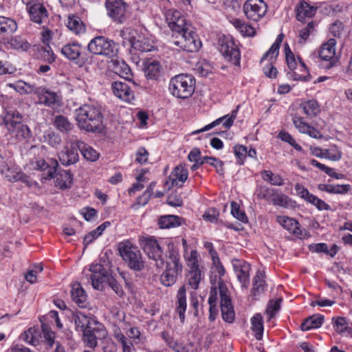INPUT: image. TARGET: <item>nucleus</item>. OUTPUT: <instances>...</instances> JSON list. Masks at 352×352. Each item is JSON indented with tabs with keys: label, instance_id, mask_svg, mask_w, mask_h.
Listing matches in <instances>:
<instances>
[{
	"label": "nucleus",
	"instance_id": "nucleus-22",
	"mask_svg": "<svg viewBox=\"0 0 352 352\" xmlns=\"http://www.w3.org/2000/svg\"><path fill=\"white\" fill-rule=\"evenodd\" d=\"M292 122L300 133L307 134L314 139H322L324 138L323 134L315 127L306 122L304 118L295 115L292 118Z\"/></svg>",
	"mask_w": 352,
	"mask_h": 352
},
{
	"label": "nucleus",
	"instance_id": "nucleus-64",
	"mask_svg": "<svg viewBox=\"0 0 352 352\" xmlns=\"http://www.w3.org/2000/svg\"><path fill=\"white\" fill-rule=\"evenodd\" d=\"M311 204L316 207L318 210H331V206L327 204L324 201L314 195L313 197L309 201Z\"/></svg>",
	"mask_w": 352,
	"mask_h": 352
},
{
	"label": "nucleus",
	"instance_id": "nucleus-61",
	"mask_svg": "<svg viewBox=\"0 0 352 352\" xmlns=\"http://www.w3.org/2000/svg\"><path fill=\"white\" fill-rule=\"evenodd\" d=\"M41 327L45 342L50 347H52L54 344V333L51 331L46 324H43Z\"/></svg>",
	"mask_w": 352,
	"mask_h": 352
},
{
	"label": "nucleus",
	"instance_id": "nucleus-33",
	"mask_svg": "<svg viewBox=\"0 0 352 352\" xmlns=\"http://www.w3.org/2000/svg\"><path fill=\"white\" fill-rule=\"evenodd\" d=\"M74 320L76 330L82 332L85 329L91 327L93 324H97L94 318L83 314L82 312H77Z\"/></svg>",
	"mask_w": 352,
	"mask_h": 352
},
{
	"label": "nucleus",
	"instance_id": "nucleus-55",
	"mask_svg": "<svg viewBox=\"0 0 352 352\" xmlns=\"http://www.w3.org/2000/svg\"><path fill=\"white\" fill-rule=\"evenodd\" d=\"M201 163L212 166L219 175H223L224 173L223 162L218 158L206 156L202 157Z\"/></svg>",
	"mask_w": 352,
	"mask_h": 352
},
{
	"label": "nucleus",
	"instance_id": "nucleus-34",
	"mask_svg": "<svg viewBox=\"0 0 352 352\" xmlns=\"http://www.w3.org/2000/svg\"><path fill=\"white\" fill-rule=\"evenodd\" d=\"M113 336L121 345L122 352H134L135 347L132 341L124 335L119 328H116L113 332Z\"/></svg>",
	"mask_w": 352,
	"mask_h": 352
},
{
	"label": "nucleus",
	"instance_id": "nucleus-27",
	"mask_svg": "<svg viewBox=\"0 0 352 352\" xmlns=\"http://www.w3.org/2000/svg\"><path fill=\"white\" fill-rule=\"evenodd\" d=\"M102 334L104 337V331L99 327H90L82 331V340L86 346L90 348H95L98 345V338Z\"/></svg>",
	"mask_w": 352,
	"mask_h": 352
},
{
	"label": "nucleus",
	"instance_id": "nucleus-30",
	"mask_svg": "<svg viewBox=\"0 0 352 352\" xmlns=\"http://www.w3.org/2000/svg\"><path fill=\"white\" fill-rule=\"evenodd\" d=\"M186 292L185 286H182L179 289L177 294L175 309L182 323H184L185 320V313L187 307Z\"/></svg>",
	"mask_w": 352,
	"mask_h": 352
},
{
	"label": "nucleus",
	"instance_id": "nucleus-21",
	"mask_svg": "<svg viewBox=\"0 0 352 352\" xmlns=\"http://www.w3.org/2000/svg\"><path fill=\"white\" fill-rule=\"evenodd\" d=\"M41 104L56 109L61 105V96L56 92L50 89L38 87L36 92Z\"/></svg>",
	"mask_w": 352,
	"mask_h": 352
},
{
	"label": "nucleus",
	"instance_id": "nucleus-15",
	"mask_svg": "<svg viewBox=\"0 0 352 352\" xmlns=\"http://www.w3.org/2000/svg\"><path fill=\"white\" fill-rule=\"evenodd\" d=\"M51 166L47 172V179H52L56 177V186L60 189L70 188L73 184V175L68 170H61L56 174V168L58 166V163L56 160L51 159Z\"/></svg>",
	"mask_w": 352,
	"mask_h": 352
},
{
	"label": "nucleus",
	"instance_id": "nucleus-45",
	"mask_svg": "<svg viewBox=\"0 0 352 352\" xmlns=\"http://www.w3.org/2000/svg\"><path fill=\"white\" fill-rule=\"evenodd\" d=\"M212 270L214 272H217L218 274V278L214 276V278H210V282L212 285L217 284V287L219 288V282L220 280L223 281L221 279V277L225 275L226 270L223 266L219 256L214 257V258L212 259Z\"/></svg>",
	"mask_w": 352,
	"mask_h": 352
},
{
	"label": "nucleus",
	"instance_id": "nucleus-52",
	"mask_svg": "<svg viewBox=\"0 0 352 352\" xmlns=\"http://www.w3.org/2000/svg\"><path fill=\"white\" fill-rule=\"evenodd\" d=\"M161 66L157 61L149 63L145 67V76L148 79H157L160 74Z\"/></svg>",
	"mask_w": 352,
	"mask_h": 352
},
{
	"label": "nucleus",
	"instance_id": "nucleus-2",
	"mask_svg": "<svg viewBox=\"0 0 352 352\" xmlns=\"http://www.w3.org/2000/svg\"><path fill=\"white\" fill-rule=\"evenodd\" d=\"M76 121L79 127L87 132H101L104 128V116L98 105L86 104L79 107Z\"/></svg>",
	"mask_w": 352,
	"mask_h": 352
},
{
	"label": "nucleus",
	"instance_id": "nucleus-11",
	"mask_svg": "<svg viewBox=\"0 0 352 352\" xmlns=\"http://www.w3.org/2000/svg\"><path fill=\"white\" fill-rule=\"evenodd\" d=\"M84 277L90 282L94 289H100L104 278L108 275L107 268L101 263H92L82 271Z\"/></svg>",
	"mask_w": 352,
	"mask_h": 352
},
{
	"label": "nucleus",
	"instance_id": "nucleus-44",
	"mask_svg": "<svg viewBox=\"0 0 352 352\" xmlns=\"http://www.w3.org/2000/svg\"><path fill=\"white\" fill-rule=\"evenodd\" d=\"M16 30L17 24L14 19L0 16V34H12Z\"/></svg>",
	"mask_w": 352,
	"mask_h": 352
},
{
	"label": "nucleus",
	"instance_id": "nucleus-29",
	"mask_svg": "<svg viewBox=\"0 0 352 352\" xmlns=\"http://www.w3.org/2000/svg\"><path fill=\"white\" fill-rule=\"evenodd\" d=\"M71 297L79 307H87V295L79 283H75L72 285Z\"/></svg>",
	"mask_w": 352,
	"mask_h": 352
},
{
	"label": "nucleus",
	"instance_id": "nucleus-35",
	"mask_svg": "<svg viewBox=\"0 0 352 352\" xmlns=\"http://www.w3.org/2000/svg\"><path fill=\"white\" fill-rule=\"evenodd\" d=\"M67 27L76 35L83 34L86 31V28L83 22L78 16L75 15L68 16Z\"/></svg>",
	"mask_w": 352,
	"mask_h": 352
},
{
	"label": "nucleus",
	"instance_id": "nucleus-28",
	"mask_svg": "<svg viewBox=\"0 0 352 352\" xmlns=\"http://www.w3.org/2000/svg\"><path fill=\"white\" fill-rule=\"evenodd\" d=\"M22 115L16 110L10 109L3 117V122L9 132L16 129L23 122Z\"/></svg>",
	"mask_w": 352,
	"mask_h": 352
},
{
	"label": "nucleus",
	"instance_id": "nucleus-59",
	"mask_svg": "<svg viewBox=\"0 0 352 352\" xmlns=\"http://www.w3.org/2000/svg\"><path fill=\"white\" fill-rule=\"evenodd\" d=\"M231 213L232 216L243 223L248 221V217L242 210H241L237 203L232 201L231 203Z\"/></svg>",
	"mask_w": 352,
	"mask_h": 352
},
{
	"label": "nucleus",
	"instance_id": "nucleus-8",
	"mask_svg": "<svg viewBox=\"0 0 352 352\" xmlns=\"http://www.w3.org/2000/svg\"><path fill=\"white\" fill-rule=\"evenodd\" d=\"M140 244L149 259L155 262L157 268L164 265V254L159 241L153 236H140Z\"/></svg>",
	"mask_w": 352,
	"mask_h": 352
},
{
	"label": "nucleus",
	"instance_id": "nucleus-10",
	"mask_svg": "<svg viewBox=\"0 0 352 352\" xmlns=\"http://www.w3.org/2000/svg\"><path fill=\"white\" fill-rule=\"evenodd\" d=\"M336 39L329 38L321 46L319 56L322 61L321 67L325 69L336 67L338 63L339 58L336 56Z\"/></svg>",
	"mask_w": 352,
	"mask_h": 352
},
{
	"label": "nucleus",
	"instance_id": "nucleus-32",
	"mask_svg": "<svg viewBox=\"0 0 352 352\" xmlns=\"http://www.w3.org/2000/svg\"><path fill=\"white\" fill-rule=\"evenodd\" d=\"M300 109L308 118H313L320 112V106L317 100L311 99L302 101L300 104Z\"/></svg>",
	"mask_w": 352,
	"mask_h": 352
},
{
	"label": "nucleus",
	"instance_id": "nucleus-13",
	"mask_svg": "<svg viewBox=\"0 0 352 352\" xmlns=\"http://www.w3.org/2000/svg\"><path fill=\"white\" fill-rule=\"evenodd\" d=\"M219 291L221 297V311L224 321L231 323L234 320V311L228 288L223 281L219 282Z\"/></svg>",
	"mask_w": 352,
	"mask_h": 352
},
{
	"label": "nucleus",
	"instance_id": "nucleus-36",
	"mask_svg": "<svg viewBox=\"0 0 352 352\" xmlns=\"http://www.w3.org/2000/svg\"><path fill=\"white\" fill-rule=\"evenodd\" d=\"M316 12L314 6H310L305 1L300 3L296 9V17L298 21H302L306 18L312 17Z\"/></svg>",
	"mask_w": 352,
	"mask_h": 352
},
{
	"label": "nucleus",
	"instance_id": "nucleus-17",
	"mask_svg": "<svg viewBox=\"0 0 352 352\" xmlns=\"http://www.w3.org/2000/svg\"><path fill=\"white\" fill-rule=\"evenodd\" d=\"M105 6L108 16L115 22L122 23L125 21L127 5L123 0H107Z\"/></svg>",
	"mask_w": 352,
	"mask_h": 352
},
{
	"label": "nucleus",
	"instance_id": "nucleus-42",
	"mask_svg": "<svg viewBox=\"0 0 352 352\" xmlns=\"http://www.w3.org/2000/svg\"><path fill=\"white\" fill-rule=\"evenodd\" d=\"M53 124L61 133H68L73 129L72 123L64 116L59 115L54 118Z\"/></svg>",
	"mask_w": 352,
	"mask_h": 352
},
{
	"label": "nucleus",
	"instance_id": "nucleus-58",
	"mask_svg": "<svg viewBox=\"0 0 352 352\" xmlns=\"http://www.w3.org/2000/svg\"><path fill=\"white\" fill-rule=\"evenodd\" d=\"M342 153L336 145L331 146L329 148L325 149V158L331 161H339L342 158Z\"/></svg>",
	"mask_w": 352,
	"mask_h": 352
},
{
	"label": "nucleus",
	"instance_id": "nucleus-62",
	"mask_svg": "<svg viewBox=\"0 0 352 352\" xmlns=\"http://www.w3.org/2000/svg\"><path fill=\"white\" fill-rule=\"evenodd\" d=\"M281 299L270 300L268 303L266 314L269 316L270 319L273 318L275 313L280 308Z\"/></svg>",
	"mask_w": 352,
	"mask_h": 352
},
{
	"label": "nucleus",
	"instance_id": "nucleus-56",
	"mask_svg": "<svg viewBox=\"0 0 352 352\" xmlns=\"http://www.w3.org/2000/svg\"><path fill=\"white\" fill-rule=\"evenodd\" d=\"M39 54L40 58L48 63H53L56 59V56L50 45L42 47L39 50Z\"/></svg>",
	"mask_w": 352,
	"mask_h": 352
},
{
	"label": "nucleus",
	"instance_id": "nucleus-57",
	"mask_svg": "<svg viewBox=\"0 0 352 352\" xmlns=\"http://www.w3.org/2000/svg\"><path fill=\"white\" fill-rule=\"evenodd\" d=\"M299 63L300 64V72L301 74H298L297 72H294V78L296 80H301V81H308L310 80V74L309 70L305 64V63L302 60L300 57H298Z\"/></svg>",
	"mask_w": 352,
	"mask_h": 352
},
{
	"label": "nucleus",
	"instance_id": "nucleus-4",
	"mask_svg": "<svg viewBox=\"0 0 352 352\" xmlns=\"http://www.w3.org/2000/svg\"><path fill=\"white\" fill-rule=\"evenodd\" d=\"M195 79L192 75L179 74L173 77L168 89L170 94L178 98L186 99L190 97L195 91Z\"/></svg>",
	"mask_w": 352,
	"mask_h": 352
},
{
	"label": "nucleus",
	"instance_id": "nucleus-20",
	"mask_svg": "<svg viewBox=\"0 0 352 352\" xmlns=\"http://www.w3.org/2000/svg\"><path fill=\"white\" fill-rule=\"evenodd\" d=\"M0 172L9 182H15L21 181L28 186L31 185L29 177L14 166H10L6 162H1L0 163Z\"/></svg>",
	"mask_w": 352,
	"mask_h": 352
},
{
	"label": "nucleus",
	"instance_id": "nucleus-47",
	"mask_svg": "<svg viewBox=\"0 0 352 352\" xmlns=\"http://www.w3.org/2000/svg\"><path fill=\"white\" fill-rule=\"evenodd\" d=\"M275 190L265 185H257L254 195L258 199H263L270 202L274 192H275Z\"/></svg>",
	"mask_w": 352,
	"mask_h": 352
},
{
	"label": "nucleus",
	"instance_id": "nucleus-1",
	"mask_svg": "<svg viewBox=\"0 0 352 352\" xmlns=\"http://www.w3.org/2000/svg\"><path fill=\"white\" fill-rule=\"evenodd\" d=\"M166 22L172 32V43L181 50L187 52H197L201 42L195 32L192 23L175 9L167 10L164 13Z\"/></svg>",
	"mask_w": 352,
	"mask_h": 352
},
{
	"label": "nucleus",
	"instance_id": "nucleus-3",
	"mask_svg": "<svg viewBox=\"0 0 352 352\" xmlns=\"http://www.w3.org/2000/svg\"><path fill=\"white\" fill-rule=\"evenodd\" d=\"M188 270L186 275L187 285L192 289H197L204 278V267L199 264V253L196 250L190 252H184Z\"/></svg>",
	"mask_w": 352,
	"mask_h": 352
},
{
	"label": "nucleus",
	"instance_id": "nucleus-48",
	"mask_svg": "<svg viewBox=\"0 0 352 352\" xmlns=\"http://www.w3.org/2000/svg\"><path fill=\"white\" fill-rule=\"evenodd\" d=\"M252 330L255 332V337L257 340H261L263 333V317L261 314H255L251 318Z\"/></svg>",
	"mask_w": 352,
	"mask_h": 352
},
{
	"label": "nucleus",
	"instance_id": "nucleus-41",
	"mask_svg": "<svg viewBox=\"0 0 352 352\" xmlns=\"http://www.w3.org/2000/svg\"><path fill=\"white\" fill-rule=\"evenodd\" d=\"M233 26L244 36H253L255 34L254 28L239 19L231 21Z\"/></svg>",
	"mask_w": 352,
	"mask_h": 352
},
{
	"label": "nucleus",
	"instance_id": "nucleus-6",
	"mask_svg": "<svg viewBox=\"0 0 352 352\" xmlns=\"http://www.w3.org/2000/svg\"><path fill=\"white\" fill-rule=\"evenodd\" d=\"M182 269L179 252L174 249H170L166 263V269L160 277L162 284L166 287L173 285L177 281L178 275L182 273Z\"/></svg>",
	"mask_w": 352,
	"mask_h": 352
},
{
	"label": "nucleus",
	"instance_id": "nucleus-43",
	"mask_svg": "<svg viewBox=\"0 0 352 352\" xmlns=\"http://www.w3.org/2000/svg\"><path fill=\"white\" fill-rule=\"evenodd\" d=\"M79 151L85 160L90 162H96L100 157V153L91 146L78 141Z\"/></svg>",
	"mask_w": 352,
	"mask_h": 352
},
{
	"label": "nucleus",
	"instance_id": "nucleus-31",
	"mask_svg": "<svg viewBox=\"0 0 352 352\" xmlns=\"http://www.w3.org/2000/svg\"><path fill=\"white\" fill-rule=\"evenodd\" d=\"M82 45L76 42L65 45L61 49V54L70 60H77L81 54Z\"/></svg>",
	"mask_w": 352,
	"mask_h": 352
},
{
	"label": "nucleus",
	"instance_id": "nucleus-7",
	"mask_svg": "<svg viewBox=\"0 0 352 352\" xmlns=\"http://www.w3.org/2000/svg\"><path fill=\"white\" fill-rule=\"evenodd\" d=\"M87 49L90 53L94 55L113 58L118 54L119 45L109 38L98 36L89 41Z\"/></svg>",
	"mask_w": 352,
	"mask_h": 352
},
{
	"label": "nucleus",
	"instance_id": "nucleus-12",
	"mask_svg": "<svg viewBox=\"0 0 352 352\" xmlns=\"http://www.w3.org/2000/svg\"><path fill=\"white\" fill-rule=\"evenodd\" d=\"M267 8V3L263 0H247L243 6L246 18L253 21H258L263 18Z\"/></svg>",
	"mask_w": 352,
	"mask_h": 352
},
{
	"label": "nucleus",
	"instance_id": "nucleus-51",
	"mask_svg": "<svg viewBox=\"0 0 352 352\" xmlns=\"http://www.w3.org/2000/svg\"><path fill=\"white\" fill-rule=\"evenodd\" d=\"M38 331L34 327H30L20 336V338L26 343L36 346L38 342Z\"/></svg>",
	"mask_w": 352,
	"mask_h": 352
},
{
	"label": "nucleus",
	"instance_id": "nucleus-24",
	"mask_svg": "<svg viewBox=\"0 0 352 352\" xmlns=\"http://www.w3.org/2000/svg\"><path fill=\"white\" fill-rule=\"evenodd\" d=\"M188 178V170L182 166H177L168 177L166 184L168 189L173 186L182 187Z\"/></svg>",
	"mask_w": 352,
	"mask_h": 352
},
{
	"label": "nucleus",
	"instance_id": "nucleus-38",
	"mask_svg": "<svg viewBox=\"0 0 352 352\" xmlns=\"http://www.w3.org/2000/svg\"><path fill=\"white\" fill-rule=\"evenodd\" d=\"M113 69L116 74L125 80H130L132 72L129 66L123 60H116L113 62Z\"/></svg>",
	"mask_w": 352,
	"mask_h": 352
},
{
	"label": "nucleus",
	"instance_id": "nucleus-19",
	"mask_svg": "<svg viewBox=\"0 0 352 352\" xmlns=\"http://www.w3.org/2000/svg\"><path fill=\"white\" fill-rule=\"evenodd\" d=\"M232 264L242 289H247L250 284V265L243 260L236 258L232 259Z\"/></svg>",
	"mask_w": 352,
	"mask_h": 352
},
{
	"label": "nucleus",
	"instance_id": "nucleus-5",
	"mask_svg": "<svg viewBox=\"0 0 352 352\" xmlns=\"http://www.w3.org/2000/svg\"><path fill=\"white\" fill-rule=\"evenodd\" d=\"M118 250L123 261L127 266L136 272H140L144 268V261L138 248L129 241L119 243Z\"/></svg>",
	"mask_w": 352,
	"mask_h": 352
},
{
	"label": "nucleus",
	"instance_id": "nucleus-46",
	"mask_svg": "<svg viewBox=\"0 0 352 352\" xmlns=\"http://www.w3.org/2000/svg\"><path fill=\"white\" fill-rule=\"evenodd\" d=\"M265 286L264 273L261 271L257 272L253 278L252 295L256 296L263 293L265 291Z\"/></svg>",
	"mask_w": 352,
	"mask_h": 352
},
{
	"label": "nucleus",
	"instance_id": "nucleus-9",
	"mask_svg": "<svg viewBox=\"0 0 352 352\" xmlns=\"http://www.w3.org/2000/svg\"><path fill=\"white\" fill-rule=\"evenodd\" d=\"M120 36L124 40L128 41L131 47L142 52H151L153 49L151 39L144 34H139L136 30L131 28H124L120 32Z\"/></svg>",
	"mask_w": 352,
	"mask_h": 352
},
{
	"label": "nucleus",
	"instance_id": "nucleus-26",
	"mask_svg": "<svg viewBox=\"0 0 352 352\" xmlns=\"http://www.w3.org/2000/svg\"><path fill=\"white\" fill-rule=\"evenodd\" d=\"M276 221L285 230L292 233L296 236L301 237L302 236V231L300 228V225L294 219L278 215L276 217Z\"/></svg>",
	"mask_w": 352,
	"mask_h": 352
},
{
	"label": "nucleus",
	"instance_id": "nucleus-60",
	"mask_svg": "<svg viewBox=\"0 0 352 352\" xmlns=\"http://www.w3.org/2000/svg\"><path fill=\"white\" fill-rule=\"evenodd\" d=\"M15 89L17 91H19L21 93L36 94V89H38V87H36L34 85H31L25 82L20 81L18 82L17 84L15 85Z\"/></svg>",
	"mask_w": 352,
	"mask_h": 352
},
{
	"label": "nucleus",
	"instance_id": "nucleus-25",
	"mask_svg": "<svg viewBox=\"0 0 352 352\" xmlns=\"http://www.w3.org/2000/svg\"><path fill=\"white\" fill-rule=\"evenodd\" d=\"M111 89L114 95L124 101L130 102L133 98V91L125 82H113Z\"/></svg>",
	"mask_w": 352,
	"mask_h": 352
},
{
	"label": "nucleus",
	"instance_id": "nucleus-18",
	"mask_svg": "<svg viewBox=\"0 0 352 352\" xmlns=\"http://www.w3.org/2000/svg\"><path fill=\"white\" fill-rule=\"evenodd\" d=\"M79 142L78 140L67 144L58 153V159L63 166H69L76 163L79 160Z\"/></svg>",
	"mask_w": 352,
	"mask_h": 352
},
{
	"label": "nucleus",
	"instance_id": "nucleus-23",
	"mask_svg": "<svg viewBox=\"0 0 352 352\" xmlns=\"http://www.w3.org/2000/svg\"><path fill=\"white\" fill-rule=\"evenodd\" d=\"M237 114V110H233L231 113V114H227L224 116H222L216 120L213 121L212 122L206 125L204 127L195 131L192 132V134H197L201 132H204L206 131H208L212 128H214L215 126L222 124V126L225 129H230L234 122V120H235Z\"/></svg>",
	"mask_w": 352,
	"mask_h": 352
},
{
	"label": "nucleus",
	"instance_id": "nucleus-14",
	"mask_svg": "<svg viewBox=\"0 0 352 352\" xmlns=\"http://www.w3.org/2000/svg\"><path fill=\"white\" fill-rule=\"evenodd\" d=\"M219 43V52L223 57L234 65H239L241 53L236 43L228 37L221 38Z\"/></svg>",
	"mask_w": 352,
	"mask_h": 352
},
{
	"label": "nucleus",
	"instance_id": "nucleus-49",
	"mask_svg": "<svg viewBox=\"0 0 352 352\" xmlns=\"http://www.w3.org/2000/svg\"><path fill=\"white\" fill-rule=\"evenodd\" d=\"M10 133H12L14 138L19 141L28 140L32 136L30 128L23 123L19 126L16 127V129L14 130L11 131Z\"/></svg>",
	"mask_w": 352,
	"mask_h": 352
},
{
	"label": "nucleus",
	"instance_id": "nucleus-53",
	"mask_svg": "<svg viewBox=\"0 0 352 352\" xmlns=\"http://www.w3.org/2000/svg\"><path fill=\"white\" fill-rule=\"evenodd\" d=\"M270 202H272L274 206L288 208L290 206L291 200L288 197L284 194L280 193L278 190L276 189Z\"/></svg>",
	"mask_w": 352,
	"mask_h": 352
},
{
	"label": "nucleus",
	"instance_id": "nucleus-37",
	"mask_svg": "<svg viewBox=\"0 0 352 352\" xmlns=\"http://www.w3.org/2000/svg\"><path fill=\"white\" fill-rule=\"evenodd\" d=\"M324 322V316L320 314L313 315L307 318L301 324L300 328L302 331H309L311 329H317L320 327Z\"/></svg>",
	"mask_w": 352,
	"mask_h": 352
},
{
	"label": "nucleus",
	"instance_id": "nucleus-50",
	"mask_svg": "<svg viewBox=\"0 0 352 352\" xmlns=\"http://www.w3.org/2000/svg\"><path fill=\"white\" fill-rule=\"evenodd\" d=\"M262 179L272 185L280 186L284 182L281 176L278 174H274L271 170H263L261 172Z\"/></svg>",
	"mask_w": 352,
	"mask_h": 352
},
{
	"label": "nucleus",
	"instance_id": "nucleus-39",
	"mask_svg": "<svg viewBox=\"0 0 352 352\" xmlns=\"http://www.w3.org/2000/svg\"><path fill=\"white\" fill-rule=\"evenodd\" d=\"M182 219L176 215H164L158 220V225L162 229H168L181 225Z\"/></svg>",
	"mask_w": 352,
	"mask_h": 352
},
{
	"label": "nucleus",
	"instance_id": "nucleus-16",
	"mask_svg": "<svg viewBox=\"0 0 352 352\" xmlns=\"http://www.w3.org/2000/svg\"><path fill=\"white\" fill-rule=\"evenodd\" d=\"M26 10L33 23L42 24L47 21L49 12L43 2L39 1L30 2L26 5Z\"/></svg>",
	"mask_w": 352,
	"mask_h": 352
},
{
	"label": "nucleus",
	"instance_id": "nucleus-40",
	"mask_svg": "<svg viewBox=\"0 0 352 352\" xmlns=\"http://www.w3.org/2000/svg\"><path fill=\"white\" fill-rule=\"evenodd\" d=\"M284 38L283 34H280L275 42L272 44L271 47L263 54L261 59V62L269 58L270 60H272L274 58H276L279 53V48L281 43L283 42Z\"/></svg>",
	"mask_w": 352,
	"mask_h": 352
},
{
	"label": "nucleus",
	"instance_id": "nucleus-54",
	"mask_svg": "<svg viewBox=\"0 0 352 352\" xmlns=\"http://www.w3.org/2000/svg\"><path fill=\"white\" fill-rule=\"evenodd\" d=\"M43 141L54 148H58L61 144L60 136L53 131H47L43 135Z\"/></svg>",
	"mask_w": 352,
	"mask_h": 352
},
{
	"label": "nucleus",
	"instance_id": "nucleus-63",
	"mask_svg": "<svg viewBox=\"0 0 352 352\" xmlns=\"http://www.w3.org/2000/svg\"><path fill=\"white\" fill-rule=\"evenodd\" d=\"M295 190L300 197L305 199L307 202H309L311 197H313L314 195L310 193L306 188L300 184H296L295 185Z\"/></svg>",
	"mask_w": 352,
	"mask_h": 352
}]
</instances>
